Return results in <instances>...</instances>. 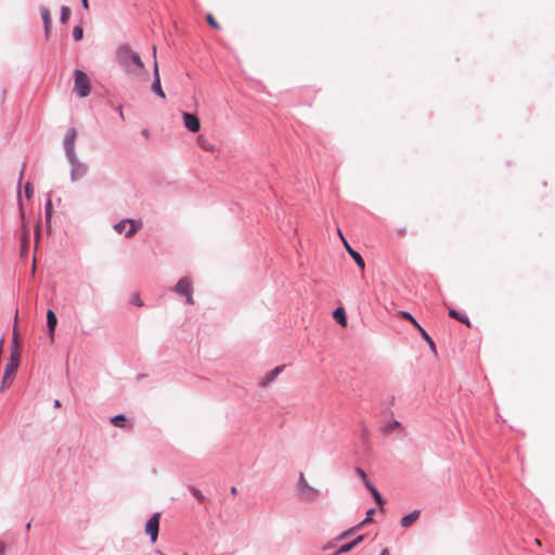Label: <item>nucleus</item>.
<instances>
[{
    "label": "nucleus",
    "instance_id": "f257e3e1",
    "mask_svg": "<svg viewBox=\"0 0 555 555\" xmlns=\"http://www.w3.org/2000/svg\"><path fill=\"white\" fill-rule=\"evenodd\" d=\"M116 61L125 72L137 78L145 79V66L140 55L134 52L129 46L122 44L116 51Z\"/></svg>",
    "mask_w": 555,
    "mask_h": 555
},
{
    "label": "nucleus",
    "instance_id": "f03ea898",
    "mask_svg": "<svg viewBox=\"0 0 555 555\" xmlns=\"http://www.w3.org/2000/svg\"><path fill=\"white\" fill-rule=\"evenodd\" d=\"M297 491L300 500L306 502H313L319 498V490L307 481L304 473L299 475Z\"/></svg>",
    "mask_w": 555,
    "mask_h": 555
},
{
    "label": "nucleus",
    "instance_id": "7ed1b4c3",
    "mask_svg": "<svg viewBox=\"0 0 555 555\" xmlns=\"http://www.w3.org/2000/svg\"><path fill=\"white\" fill-rule=\"evenodd\" d=\"M90 79L87 74L80 69L74 72V91L80 96L86 98L90 93Z\"/></svg>",
    "mask_w": 555,
    "mask_h": 555
},
{
    "label": "nucleus",
    "instance_id": "20e7f679",
    "mask_svg": "<svg viewBox=\"0 0 555 555\" xmlns=\"http://www.w3.org/2000/svg\"><path fill=\"white\" fill-rule=\"evenodd\" d=\"M20 364V354L17 352H13L11 356L10 362L5 365L4 374L1 382L0 390L4 391L7 387H9L13 380V376Z\"/></svg>",
    "mask_w": 555,
    "mask_h": 555
},
{
    "label": "nucleus",
    "instance_id": "39448f33",
    "mask_svg": "<svg viewBox=\"0 0 555 555\" xmlns=\"http://www.w3.org/2000/svg\"><path fill=\"white\" fill-rule=\"evenodd\" d=\"M141 227V221L126 219L116 223L114 228L119 234L125 233L127 237H132Z\"/></svg>",
    "mask_w": 555,
    "mask_h": 555
},
{
    "label": "nucleus",
    "instance_id": "423d86ee",
    "mask_svg": "<svg viewBox=\"0 0 555 555\" xmlns=\"http://www.w3.org/2000/svg\"><path fill=\"white\" fill-rule=\"evenodd\" d=\"M153 56H154V64H153L154 81L152 83V91L155 92L158 96L164 99L166 95L160 86L158 62L156 60V46L153 47Z\"/></svg>",
    "mask_w": 555,
    "mask_h": 555
},
{
    "label": "nucleus",
    "instance_id": "0eeeda50",
    "mask_svg": "<svg viewBox=\"0 0 555 555\" xmlns=\"http://www.w3.org/2000/svg\"><path fill=\"white\" fill-rule=\"evenodd\" d=\"M159 519L160 514L155 513L145 524V532L151 537L153 543L156 542L158 538Z\"/></svg>",
    "mask_w": 555,
    "mask_h": 555
},
{
    "label": "nucleus",
    "instance_id": "6e6552de",
    "mask_svg": "<svg viewBox=\"0 0 555 555\" xmlns=\"http://www.w3.org/2000/svg\"><path fill=\"white\" fill-rule=\"evenodd\" d=\"M399 315L408 321H410L417 330H420V333L422 337L427 341L430 349L433 351H436V346L431 337L427 334V332L417 323V321L411 315V313L405 311H400Z\"/></svg>",
    "mask_w": 555,
    "mask_h": 555
},
{
    "label": "nucleus",
    "instance_id": "1a4fd4ad",
    "mask_svg": "<svg viewBox=\"0 0 555 555\" xmlns=\"http://www.w3.org/2000/svg\"><path fill=\"white\" fill-rule=\"evenodd\" d=\"M182 119L189 131L195 133L201 129V122L196 115L184 112L182 113Z\"/></svg>",
    "mask_w": 555,
    "mask_h": 555
},
{
    "label": "nucleus",
    "instance_id": "9d476101",
    "mask_svg": "<svg viewBox=\"0 0 555 555\" xmlns=\"http://www.w3.org/2000/svg\"><path fill=\"white\" fill-rule=\"evenodd\" d=\"M76 137L77 131L74 128H70L65 135L64 145L68 156L74 155Z\"/></svg>",
    "mask_w": 555,
    "mask_h": 555
},
{
    "label": "nucleus",
    "instance_id": "9b49d317",
    "mask_svg": "<svg viewBox=\"0 0 555 555\" xmlns=\"http://www.w3.org/2000/svg\"><path fill=\"white\" fill-rule=\"evenodd\" d=\"M175 291L180 295H189V293H192V280L189 276L180 279Z\"/></svg>",
    "mask_w": 555,
    "mask_h": 555
},
{
    "label": "nucleus",
    "instance_id": "f8f14e48",
    "mask_svg": "<svg viewBox=\"0 0 555 555\" xmlns=\"http://www.w3.org/2000/svg\"><path fill=\"white\" fill-rule=\"evenodd\" d=\"M344 246L347 249L348 254L356 261V263L360 267V269L363 270L365 268V262L361 255L358 251L353 250L346 240H344Z\"/></svg>",
    "mask_w": 555,
    "mask_h": 555
},
{
    "label": "nucleus",
    "instance_id": "ddd939ff",
    "mask_svg": "<svg viewBox=\"0 0 555 555\" xmlns=\"http://www.w3.org/2000/svg\"><path fill=\"white\" fill-rule=\"evenodd\" d=\"M421 512L415 509L409 515L401 518L400 524L403 528L410 527L412 524H414L420 518Z\"/></svg>",
    "mask_w": 555,
    "mask_h": 555
},
{
    "label": "nucleus",
    "instance_id": "4468645a",
    "mask_svg": "<svg viewBox=\"0 0 555 555\" xmlns=\"http://www.w3.org/2000/svg\"><path fill=\"white\" fill-rule=\"evenodd\" d=\"M47 324H48L51 339H53V334H54L55 326L57 324V319H56L55 313L52 310H48V312H47Z\"/></svg>",
    "mask_w": 555,
    "mask_h": 555
},
{
    "label": "nucleus",
    "instance_id": "2eb2a0df",
    "mask_svg": "<svg viewBox=\"0 0 555 555\" xmlns=\"http://www.w3.org/2000/svg\"><path fill=\"white\" fill-rule=\"evenodd\" d=\"M41 16H42V20L44 23L46 36L49 37L50 29H51V23H52L50 11L47 8H43L41 10Z\"/></svg>",
    "mask_w": 555,
    "mask_h": 555
},
{
    "label": "nucleus",
    "instance_id": "dca6fc26",
    "mask_svg": "<svg viewBox=\"0 0 555 555\" xmlns=\"http://www.w3.org/2000/svg\"><path fill=\"white\" fill-rule=\"evenodd\" d=\"M362 540H363V535H359V537H358L356 540H353L352 542L341 545V546L337 550L336 554L347 553V552L351 551V550H352L356 545H358Z\"/></svg>",
    "mask_w": 555,
    "mask_h": 555
},
{
    "label": "nucleus",
    "instance_id": "f3484780",
    "mask_svg": "<svg viewBox=\"0 0 555 555\" xmlns=\"http://www.w3.org/2000/svg\"><path fill=\"white\" fill-rule=\"evenodd\" d=\"M333 317L340 325H347V318L344 308L335 309L333 312Z\"/></svg>",
    "mask_w": 555,
    "mask_h": 555
},
{
    "label": "nucleus",
    "instance_id": "a211bd4d",
    "mask_svg": "<svg viewBox=\"0 0 555 555\" xmlns=\"http://www.w3.org/2000/svg\"><path fill=\"white\" fill-rule=\"evenodd\" d=\"M282 366H276L273 369L267 376L266 379L261 383L262 386H268L270 383H272L278 375L282 372Z\"/></svg>",
    "mask_w": 555,
    "mask_h": 555
},
{
    "label": "nucleus",
    "instance_id": "6ab92c4d",
    "mask_svg": "<svg viewBox=\"0 0 555 555\" xmlns=\"http://www.w3.org/2000/svg\"><path fill=\"white\" fill-rule=\"evenodd\" d=\"M366 488L370 490V492L372 493L375 502L379 505V506H383L384 504V500L382 498V495L379 494V492L376 490V488L370 482V481H366Z\"/></svg>",
    "mask_w": 555,
    "mask_h": 555
},
{
    "label": "nucleus",
    "instance_id": "aec40b11",
    "mask_svg": "<svg viewBox=\"0 0 555 555\" xmlns=\"http://www.w3.org/2000/svg\"><path fill=\"white\" fill-rule=\"evenodd\" d=\"M197 143L205 151H208V152L215 151V146L211 143H209L208 140L206 138H204L203 135H199L197 138Z\"/></svg>",
    "mask_w": 555,
    "mask_h": 555
},
{
    "label": "nucleus",
    "instance_id": "412c9836",
    "mask_svg": "<svg viewBox=\"0 0 555 555\" xmlns=\"http://www.w3.org/2000/svg\"><path fill=\"white\" fill-rule=\"evenodd\" d=\"M70 17V10L68 7H62L61 9V23L66 24Z\"/></svg>",
    "mask_w": 555,
    "mask_h": 555
},
{
    "label": "nucleus",
    "instance_id": "4be33fe9",
    "mask_svg": "<svg viewBox=\"0 0 555 555\" xmlns=\"http://www.w3.org/2000/svg\"><path fill=\"white\" fill-rule=\"evenodd\" d=\"M29 244V231L24 227L22 234V248L26 249Z\"/></svg>",
    "mask_w": 555,
    "mask_h": 555
},
{
    "label": "nucleus",
    "instance_id": "5701e85b",
    "mask_svg": "<svg viewBox=\"0 0 555 555\" xmlns=\"http://www.w3.org/2000/svg\"><path fill=\"white\" fill-rule=\"evenodd\" d=\"M73 37L76 41H79L83 37V29L81 26H76L73 29Z\"/></svg>",
    "mask_w": 555,
    "mask_h": 555
},
{
    "label": "nucleus",
    "instance_id": "b1692460",
    "mask_svg": "<svg viewBox=\"0 0 555 555\" xmlns=\"http://www.w3.org/2000/svg\"><path fill=\"white\" fill-rule=\"evenodd\" d=\"M125 421H126V420H125L124 415H116V416H114V417L112 418V423H113V425H114V426H116V427H124V425H125Z\"/></svg>",
    "mask_w": 555,
    "mask_h": 555
},
{
    "label": "nucleus",
    "instance_id": "393cba45",
    "mask_svg": "<svg viewBox=\"0 0 555 555\" xmlns=\"http://www.w3.org/2000/svg\"><path fill=\"white\" fill-rule=\"evenodd\" d=\"M206 20L212 28L220 29V25L210 13L206 15Z\"/></svg>",
    "mask_w": 555,
    "mask_h": 555
},
{
    "label": "nucleus",
    "instance_id": "a878e982",
    "mask_svg": "<svg viewBox=\"0 0 555 555\" xmlns=\"http://www.w3.org/2000/svg\"><path fill=\"white\" fill-rule=\"evenodd\" d=\"M374 512H375V511H374L373 508H372V509H370V511L366 513V518H365L363 521H361V522L357 526V528H361L362 526H364V525H366V524L371 522V521H372V515L374 514Z\"/></svg>",
    "mask_w": 555,
    "mask_h": 555
},
{
    "label": "nucleus",
    "instance_id": "bb28decb",
    "mask_svg": "<svg viewBox=\"0 0 555 555\" xmlns=\"http://www.w3.org/2000/svg\"><path fill=\"white\" fill-rule=\"evenodd\" d=\"M191 491H192V494H193V495H194L198 501H204V499H205V498H204L203 493H202L198 489H196V488H192V490H191Z\"/></svg>",
    "mask_w": 555,
    "mask_h": 555
},
{
    "label": "nucleus",
    "instance_id": "cd10ccee",
    "mask_svg": "<svg viewBox=\"0 0 555 555\" xmlns=\"http://www.w3.org/2000/svg\"><path fill=\"white\" fill-rule=\"evenodd\" d=\"M7 89L0 88V105H3L7 99Z\"/></svg>",
    "mask_w": 555,
    "mask_h": 555
},
{
    "label": "nucleus",
    "instance_id": "c85d7f7f",
    "mask_svg": "<svg viewBox=\"0 0 555 555\" xmlns=\"http://www.w3.org/2000/svg\"><path fill=\"white\" fill-rule=\"evenodd\" d=\"M357 473L361 477V479L363 480L364 485L366 486V481H370V480L367 479V476H366L365 472L363 469H361V468H358Z\"/></svg>",
    "mask_w": 555,
    "mask_h": 555
},
{
    "label": "nucleus",
    "instance_id": "c756f323",
    "mask_svg": "<svg viewBox=\"0 0 555 555\" xmlns=\"http://www.w3.org/2000/svg\"><path fill=\"white\" fill-rule=\"evenodd\" d=\"M449 315L459 321V318H462L463 314L451 308L449 309Z\"/></svg>",
    "mask_w": 555,
    "mask_h": 555
},
{
    "label": "nucleus",
    "instance_id": "7c9ffc66",
    "mask_svg": "<svg viewBox=\"0 0 555 555\" xmlns=\"http://www.w3.org/2000/svg\"><path fill=\"white\" fill-rule=\"evenodd\" d=\"M131 302L133 305L139 306V307H141L143 305V302L141 301L139 295H133L132 298H131Z\"/></svg>",
    "mask_w": 555,
    "mask_h": 555
},
{
    "label": "nucleus",
    "instance_id": "2f4dec72",
    "mask_svg": "<svg viewBox=\"0 0 555 555\" xmlns=\"http://www.w3.org/2000/svg\"><path fill=\"white\" fill-rule=\"evenodd\" d=\"M459 321L464 323L467 327H472V323L466 315H462V318H459Z\"/></svg>",
    "mask_w": 555,
    "mask_h": 555
},
{
    "label": "nucleus",
    "instance_id": "473e14b6",
    "mask_svg": "<svg viewBox=\"0 0 555 555\" xmlns=\"http://www.w3.org/2000/svg\"><path fill=\"white\" fill-rule=\"evenodd\" d=\"M25 194L28 198L33 195V188H31L30 183H27L25 185Z\"/></svg>",
    "mask_w": 555,
    "mask_h": 555
},
{
    "label": "nucleus",
    "instance_id": "72a5a7b5",
    "mask_svg": "<svg viewBox=\"0 0 555 555\" xmlns=\"http://www.w3.org/2000/svg\"><path fill=\"white\" fill-rule=\"evenodd\" d=\"M51 207H52V204H51V201H48L47 205H46V212H47V217L49 218L50 215H51Z\"/></svg>",
    "mask_w": 555,
    "mask_h": 555
},
{
    "label": "nucleus",
    "instance_id": "f704fd0d",
    "mask_svg": "<svg viewBox=\"0 0 555 555\" xmlns=\"http://www.w3.org/2000/svg\"><path fill=\"white\" fill-rule=\"evenodd\" d=\"M185 297H186V302L188 304H190V305L194 304V299H193L192 293H189V295H185Z\"/></svg>",
    "mask_w": 555,
    "mask_h": 555
},
{
    "label": "nucleus",
    "instance_id": "c9c22d12",
    "mask_svg": "<svg viewBox=\"0 0 555 555\" xmlns=\"http://www.w3.org/2000/svg\"><path fill=\"white\" fill-rule=\"evenodd\" d=\"M39 235H40V225H39V222L36 224V241L39 240Z\"/></svg>",
    "mask_w": 555,
    "mask_h": 555
},
{
    "label": "nucleus",
    "instance_id": "e433bc0d",
    "mask_svg": "<svg viewBox=\"0 0 555 555\" xmlns=\"http://www.w3.org/2000/svg\"><path fill=\"white\" fill-rule=\"evenodd\" d=\"M81 4H82L85 10H89V2H88V0H81Z\"/></svg>",
    "mask_w": 555,
    "mask_h": 555
},
{
    "label": "nucleus",
    "instance_id": "4c0bfd02",
    "mask_svg": "<svg viewBox=\"0 0 555 555\" xmlns=\"http://www.w3.org/2000/svg\"><path fill=\"white\" fill-rule=\"evenodd\" d=\"M349 533H350V531H346V532L341 533L338 539L339 540L345 539L346 537L349 535Z\"/></svg>",
    "mask_w": 555,
    "mask_h": 555
},
{
    "label": "nucleus",
    "instance_id": "58836bf2",
    "mask_svg": "<svg viewBox=\"0 0 555 555\" xmlns=\"http://www.w3.org/2000/svg\"><path fill=\"white\" fill-rule=\"evenodd\" d=\"M337 233H338V236L341 238V241L344 242V240H346L340 231V229H337Z\"/></svg>",
    "mask_w": 555,
    "mask_h": 555
},
{
    "label": "nucleus",
    "instance_id": "ea45409f",
    "mask_svg": "<svg viewBox=\"0 0 555 555\" xmlns=\"http://www.w3.org/2000/svg\"><path fill=\"white\" fill-rule=\"evenodd\" d=\"M379 555H390L388 548H384Z\"/></svg>",
    "mask_w": 555,
    "mask_h": 555
},
{
    "label": "nucleus",
    "instance_id": "a19ab883",
    "mask_svg": "<svg viewBox=\"0 0 555 555\" xmlns=\"http://www.w3.org/2000/svg\"><path fill=\"white\" fill-rule=\"evenodd\" d=\"M4 552V545L0 542V555H3Z\"/></svg>",
    "mask_w": 555,
    "mask_h": 555
},
{
    "label": "nucleus",
    "instance_id": "79ce46f5",
    "mask_svg": "<svg viewBox=\"0 0 555 555\" xmlns=\"http://www.w3.org/2000/svg\"><path fill=\"white\" fill-rule=\"evenodd\" d=\"M231 493H232V494H236V493H237V489H236V487H232V488H231Z\"/></svg>",
    "mask_w": 555,
    "mask_h": 555
},
{
    "label": "nucleus",
    "instance_id": "37998d69",
    "mask_svg": "<svg viewBox=\"0 0 555 555\" xmlns=\"http://www.w3.org/2000/svg\"><path fill=\"white\" fill-rule=\"evenodd\" d=\"M534 543H535L537 545H539V546L541 545V541H540L539 539H535V540H534Z\"/></svg>",
    "mask_w": 555,
    "mask_h": 555
},
{
    "label": "nucleus",
    "instance_id": "c03bdc74",
    "mask_svg": "<svg viewBox=\"0 0 555 555\" xmlns=\"http://www.w3.org/2000/svg\"><path fill=\"white\" fill-rule=\"evenodd\" d=\"M54 405H55V406H60V405H61L60 401H59V400H55V401H54Z\"/></svg>",
    "mask_w": 555,
    "mask_h": 555
},
{
    "label": "nucleus",
    "instance_id": "a18cd8bd",
    "mask_svg": "<svg viewBox=\"0 0 555 555\" xmlns=\"http://www.w3.org/2000/svg\"><path fill=\"white\" fill-rule=\"evenodd\" d=\"M158 554H159V555H165V554H163V553H160V552H158Z\"/></svg>",
    "mask_w": 555,
    "mask_h": 555
},
{
    "label": "nucleus",
    "instance_id": "49530a36",
    "mask_svg": "<svg viewBox=\"0 0 555 555\" xmlns=\"http://www.w3.org/2000/svg\"><path fill=\"white\" fill-rule=\"evenodd\" d=\"M184 555H186V554H184Z\"/></svg>",
    "mask_w": 555,
    "mask_h": 555
}]
</instances>
